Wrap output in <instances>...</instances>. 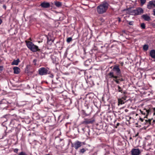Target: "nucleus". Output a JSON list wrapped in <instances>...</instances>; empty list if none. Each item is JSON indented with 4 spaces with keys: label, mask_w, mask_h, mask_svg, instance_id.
<instances>
[{
    "label": "nucleus",
    "mask_w": 155,
    "mask_h": 155,
    "mask_svg": "<svg viewBox=\"0 0 155 155\" xmlns=\"http://www.w3.org/2000/svg\"><path fill=\"white\" fill-rule=\"evenodd\" d=\"M136 15H140L143 12V11L142 8H137L136 9Z\"/></svg>",
    "instance_id": "nucleus-14"
},
{
    "label": "nucleus",
    "mask_w": 155,
    "mask_h": 155,
    "mask_svg": "<svg viewBox=\"0 0 155 155\" xmlns=\"http://www.w3.org/2000/svg\"><path fill=\"white\" fill-rule=\"evenodd\" d=\"M14 73L15 74H18L19 73L20 69L17 67H15L13 68Z\"/></svg>",
    "instance_id": "nucleus-18"
},
{
    "label": "nucleus",
    "mask_w": 155,
    "mask_h": 155,
    "mask_svg": "<svg viewBox=\"0 0 155 155\" xmlns=\"http://www.w3.org/2000/svg\"><path fill=\"white\" fill-rule=\"evenodd\" d=\"M54 2L55 5L57 7H59L62 6V3L61 2L56 1L55 2Z\"/></svg>",
    "instance_id": "nucleus-21"
},
{
    "label": "nucleus",
    "mask_w": 155,
    "mask_h": 155,
    "mask_svg": "<svg viewBox=\"0 0 155 155\" xmlns=\"http://www.w3.org/2000/svg\"><path fill=\"white\" fill-rule=\"evenodd\" d=\"M127 98V96L124 95L123 97H122L121 98L118 99V103L119 104H124V101L126 100Z\"/></svg>",
    "instance_id": "nucleus-13"
},
{
    "label": "nucleus",
    "mask_w": 155,
    "mask_h": 155,
    "mask_svg": "<svg viewBox=\"0 0 155 155\" xmlns=\"http://www.w3.org/2000/svg\"><path fill=\"white\" fill-rule=\"evenodd\" d=\"M18 155H28L25 152L22 151Z\"/></svg>",
    "instance_id": "nucleus-30"
},
{
    "label": "nucleus",
    "mask_w": 155,
    "mask_h": 155,
    "mask_svg": "<svg viewBox=\"0 0 155 155\" xmlns=\"http://www.w3.org/2000/svg\"><path fill=\"white\" fill-rule=\"evenodd\" d=\"M141 122H143L144 121V119L142 118L141 117H140L139 119Z\"/></svg>",
    "instance_id": "nucleus-36"
},
{
    "label": "nucleus",
    "mask_w": 155,
    "mask_h": 155,
    "mask_svg": "<svg viewBox=\"0 0 155 155\" xmlns=\"http://www.w3.org/2000/svg\"><path fill=\"white\" fill-rule=\"evenodd\" d=\"M38 74L40 75H45L50 73V71L47 68L42 67L40 68L38 70Z\"/></svg>",
    "instance_id": "nucleus-3"
},
{
    "label": "nucleus",
    "mask_w": 155,
    "mask_h": 155,
    "mask_svg": "<svg viewBox=\"0 0 155 155\" xmlns=\"http://www.w3.org/2000/svg\"><path fill=\"white\" fill-rule=\"evenodd\" d=\"M46 155H50L49 154H46Z\"/></svg>",
    "instance_id": "nucleus-55"
},
{
    "label": "nucleus",
    "mask_w": 155,
    "mask_h": 155,
    "mask_svg": "<svg viewBox=\"0 0 155 155\" xmlns=\"http://www.w3.org/2000/svg\"><path fill=\"white\" fill-rule=\"evenodd\" d=\"M149 48L148 45H144L143 47V49L144 51H147Z\"/></svg>",
    "instance_id": "nucleus-22"
},
{
    "label": "nucleus",
    "mask_w": 155,
    "mask_h": 155,
    "mask_svg": "<svg viewBox=\"0 0 155 155\" xmlns=\"http://www.w3.org/2000/svg\"><path fill=\"white\" fill-rule=\"evenodd\" d=\"M84 129H85V128H82V130H83V131H84V132H85Z\"/></svg>",
    "instance_id": "nucleus-46"
},
{
    "label": "nucleus",
    "mask_w": 155,
    "mask_h": 155,
    "mask_svg": "<svg viewBox=\"0 0 155 155\" xmlns=\"http://www.w3.org/2000/svg\"><path fill=\"white\" fill-rule=\"evenodd\" d=\"M140 111L142 114L144 118H147V117L149 114L150 113L151 110L150 109H147L146 108L143 109L142 110H140Z\"/></svg>",
    "instance_id": "nucleus-4"
},
{
    "label": "nucleus",
    "mask_w": 155,
    "mask_h": 155,
    "mask_svg": "<svg viewBox=\"0 0 155 155\" xmlns=\"http://www.w3.org/2000/svg\"><path fill=\"white\" fill-rule=\"evenodd\" d=\"M140 2L141 5L142 6L145 3L146 0H140Z\"/></svg>",
    "instance_id": "nucleus-26"
},
{
    "label": "nucleus",
    "mask_w": 155,
    "mask_h": 155,
    "mask_svg": "<svg viewBox=\"0 0 155 155\" xmlns=\"http://www.w3.org/2000/svg\"><path fill=\"white\" fill-rule=\"evenodd\" d=\"M95 119L94 117L90 119L85 118L84 119V120L82 121L81 124H84L86 125L90 124H92L95 122Z\"/></svg>",
    "instance_id": "nucleus-5"
},
{
    "label": "nucleus",
    "mask_w": 155,
    "mask_h": 155,
    "mask_svg": "<svg viewBox=\"0 0 155 155\" xmlns=\"http://www.w3.org/2000/svg\"><path fill=\"white\" fill-rule=\"evenodd\" d=\"M118 78H114L113 79V81L116 82V83L117 84H119L120 83V81L118 80Z\"/></svg>",
    "instance_id": "nucleus-23"
},
{
    "label": "nucleus",
    "mask_w": 155,
    "mask_h": 155,
    "mask_svg": "<svg viewBox=\"0 0 155 155\" xmlns=\"http://www.w3.org/2000/svg\"><path fill=\"white\" fill-rule=\"evenodd\" d=\"M138 134H139V133H137V134H136L135 136H133V137H137V136H138Z\"/></svg>",
    "instance_id": "nucleus-39"
},
{
    "label": "nucleus",
    "mask_w": 155,
    "mask_h": 155,
    "mask_svg": "<svg viewBox=\"0 0 155 155\" xmlns=\"http://www.w3.org/2000/svg\"><path fill=\"white\" fill-rule=\"evenodd\" d=\"M150 55L152 58L155 59V50H151L150 53Z\"/></svg>",
    "instance_id": "nucleus-19"
},
{
    "label": "nucleus",
    "mask_w": 155,
    "mask_h": 155,
    "mask_svg": "<svg viewBox=\"0 0 155 155\" xmlns=\"http://www.w3.org/2000/svg\"><path fill=\"white\" fill-rule=\"evenodd\" d=\"M82 114L84 115V116H86L88 115V114H87L86 112L84 110H82Z\"/></svg>",
    "instance_id": "nucleus-27"
},
{
    "label": "nucleus",
    "mask_w": 155,
    "mask_h": 155,
    "mask_svg": "<svg viewBox=\"0 0 155 155\" xmlns=\"http://www.w3.org/2000/svg\"><path fill=\"white\" fill-rule=\"evenodd\" d=\"M137 115H138V114H136V116H137Z\"/></svg>",
    "instance_id": "nucleus-51"
},
{
    "label": "nucleus",
    "mask_w": 155,
    "mask_h": 155,
    "mask_svg": "<svg viewBox=\"0 0 155 155\" xmlns=\"http://www.w3.org/2000/svg\"><path fill=\"white\" fill-rule=\"evenodd\" d=\"M131 119V117H130V119Z\"/></svg>",
    "instance_id": "nucleus-56"
},
{
    "label": "nucleus",
    "mask_w": 155,
    "mask_h": 155,
    "mask_svg": "<svg viewBox=\"0 0 155 155\" xmlns=\"http://www.w3.org/2000/svg\"><path fill=\"white\" fill-rule=\"evenodd\" d=\"M117 87L118 88V91L119 92H121V93H123L122 89L119 85H118Z\"/></svg>",
    "instance_id": "nucleus-24"
},
{
    "label": "nucleus",
    "mask_w": 155,
    "mask_h": 155,
    "mask_svg": "<svg viewBox=\"0 0 155 155\" xmlns=\"http://www.w3.org/2000/svg\"><path fill=\"white\" fill-rule=\"evenodd\" d=\"M142 17L146 21H149L151 20L150 17L147 14L143 15L142 16Z\"/></svg>",
    "instance_id": "nucleus-17"
},
{
    "label": "nucleus",
    "mask_w": 155,
    "mask_h": 155,
    "mask_svg": "<svg viewBox=\"0 0 155 155\" xmlns=\"http://www.w3.org/2000/svg\"><path fill=\"white\" fill-rule=\"evenodd\" d=\"M109 4L106 1H104L97 8V11L99 14L105 13L107 9Z\"/></svg>",
    "instance_id": "nucleus-1"
},
{
    "label": "nucleus",
    "mask_w": 155,
    "mask_h": 155,
    "mask_svg": "<svg viewBox=\"0 0 155 155\" xmlns=\"http://www.w3.org/2000/svg\"><path fill=\"white\" fill-rule=\"evenodd\" d=\"M40 6L42 8H47L50 7V4L48 2H43L41 3Z\"/></svg>",
    "instance_id": "nucleus-15"
},
{
    "label": "nucleus",
    "mask_w": 155,
    "mask_h": 155,
    "mask_svg": "<svg viewBox=\"0 0 155 155\" xmlns=\"http://www.w3.org/2000/svg\"><path fill=\"white\" fill-rule=\"evenodd\" d=\"M117 19H118V21L119 22H121V20L120 18V17H118L117 18Z\"/></svg>",
    "instance_id": "nucleus-38"
},
{
    "label": "nucleus",
    "mask_w": 155,
    "mask_h": 155,
    "mask_svg": "<svg viewBox=\"0 0 155 155\" xmlns=\"http://www.w3.org/2000/svg\"><path fill=\"white\" fill-rule=\"evenodd\" d=\"M130 140H132V138L131 137H130Z\"/></svg>",
    "instance_id": "nucleus-48"
},
{
    "label": "nucleus",
    "mask_w": 155,
    "mask_h": 155,
    "mask_svg": "<svg viewBox=\"0 0 155 155\" xmlns=\"http://www.w3.org/2000/svg\"><path fill=\"white\" fill-rule=\"evenodd\" d=\"M153 110V112H154V113H153V115H155V108H152Z\"/></svg>",
    "instance_id": "nucleus-37"
},
{
    "label": "nucleus",
    "mask_w": 155,
    "mask_h": 155,
    "mask_svg": "<svg viewBox=\"0 0 155 155\" xmlns=\"http://www.w3.org/2000/svg\"><path fill=\"white\" fill-rule=\"evenodd\" d=\"M107 75L109 76V78H119V76H114V73L112 72H110Z\"/></svg>",
    "instance_id": "nucleus-16"
},
{
    "label": "nucleus",
    "mask_w": 155,
    "mask_h": 155,
    "mask_svg": "<svg viewBox=\"0 0 155 155\" xmlns=\"http://www.w3.org/2000/svg\"><path fill=\"white\" fill-rule=\"evenodd\" d=\"M37 60L36 59H34L33 60V63L35 65H36V62H37Z\"/></svg>",
    "instance_id": "nucleus-34"
},
{
    "label": "nucleus",
    "mask_w": 155,
    "mask_h": 155,
    "mask_svg": "<svg viewBox=\"0 0 155 155\" xmlns=\"http://www.w3.org/2000/svg\"><path fill=\"white\" fill-rule=\"evenodd\" d=\"M140 26L142 29H144L145 28V25L144 23H142L141 24Z\"/></svg>",
    "instance_id": "nucleus-29"
},
{
    "label": "nucleus",
    "mask_w": 155,
    "mask_h": 155,
    "mask_svg": "<svg viewBox=\"0 0 155 155\" xmlns=\"http://www.w3.org/2000/svg\"><path fill=\"white\" fill-rule=\"evenodd\" d=\"M132 155H139L140 153V151L138 149H133L131 151Z\"/></svg>",
    "instance_id": "nucleus-12"
},
{
    "label": "nucleus",
    "mask_w": 155,
    "mask_h": 155,
    "mask_svg": "<svg viewBox=\"0 0 155 155\" xmlns=\"http://www.w3.org/2000/svg\"><path fill=\"white\" fill-rule=\"evenodd\" d=\"M147 8L149 9H151L152 8L155 7V0L150 1L147 5Z\"/></svg>",
    "instance_id": "nucleus-10"
},
{
    "label": "nucleus",
    "mask_w": 155,
    "mask_h": 155,
    "mask_svg": "<svg viewBox=\"0 0 155 155\" xmlns=\"http://www.w3.org/2000/svg\"><path fill=\"white\" fill-rule=\"evenodd\" d=\"M113 70L115 72L116 76H118L120 74L121 71L118 66L115 65L113 68Z\"/></svg>",
    "instance_id": "nucleus-7"
},
{
    "label": "nucleus",
    "mask_w": 155,
    "mask_h": 155,
    "mask_svg": "<svg viewBox=\"0 0 155 155\" xmlns=\"http://www.w3.org/2000/svg\"><path fill=\"white\" fill-rule=\"evenodd\" d=\"M18 149H14V152L15 153H17L18 152Z\"/></svg>",
    "instance_id": "nucleus-35"
},
{
    "label": "nucleus",
    "mask_w": 155,
    "mask_h": 155,
    "mask_svg": "<svg viewBox=\"0 0 155 155\" xmlns=\"http://www.w3.org/2000/svg\"><path fill=\"white\" fill-rule=\"evenodd\" d=\"M153 119H149L148 120H145V122H144V124L145 125H147V126L151 124L152 125H154L155 124V120H153V122H151V121L153 120Z\"/></svg>",
    "instance_id": "nucleus-11"
},
{
    "label": "nucleus",
    "mask_w": 155,
    "mask_h": 155,
    "mask_svg": "<svg viewBox=\"0 0 155 155\" xmlns=\"http://www.w3.org/2000/svg\"><path fill=\"white\" fill-rule=\"evenodd\" d=\"M20 62L19 59L18 58L17 60H14L13 62L11 64L12 65H18V63Z\"/></svg>",
    "instance_id": "nucleus-20"
},
{
    "label": "nucleus",
    "mask_w": 155,
    "mask_h": 155,
    "mask_svg": "<svg viewBox=\"0 0 155 155\" xmlns=\"http://www.w3.org/2000/svg\"><path fill=\"white\" fill-rule=\"evenodd\" d=\"M8 102L5 99H3L0 102V107L5 108L8 106Z\"/></svg>",
    "instance_id": "nucleus-6"
},
{
    "label": "nucleus",
    "mask_w": 155,
    "mask_h": 155,
    "mask_svg": "<svg viewBox=\"0 0 155 155\" xmlns=\"http://www.w3.org/2000/svg\"><path fill=\"white\" fill-rule=\"evenodd\" d=\"M119 78H118V80L120 81H124V79L122 78H120L119 76Z\"/></svg>",
    "instance_id": "nucleus-31"
},
{
    "label": "nucleus",
    "mask_w": 155,
    "mask_h": 155,
    "mask_svg": "<svg viewBox=\"0 0 155 155\" xmlns=\"http://www.w3.org/2000/svg\"><path fill=\"white\" fill-rule=\"evenodd\" d=\"M72 38L71 37H69L67 38V41L68 43H69L72 41Z\"/></svg>",
    "instance_id": "nucleus-28"
},
{
    "label": "nucleus",
    "mask_w": 155,
    "mask_h": 155,
    "mask_svg": "<svg viewBox=\"0 0 155 155\" xmlns=\"http://www.w3.org/2000/svg\"><path fill=\"white\" fill-rule=\"evenodd\" d=\"M128 111V110L127 109L125 110V111L127 112Z\"/></svg>",
    "instance_id": "nucleus-49"
},
{
    "label": "nucleus",
    "mask_w": 155,
    "mask_h": 155,
    "mask_svg": "<svg viewBox=\"0 0 155 155\" xmlns=\"http://www.w3.org/2000/svg\"><path fill=\"white\" fill-rule=\"evenodd\" d=\"M153 15L154 16H155V9H154L153 10Z\"/></svg>",
    "instance_id": "nucleus-40"
},
{
    "label": "nucleus",
    "mask_w": 155,
    "mask_h": 155,
    "mask_svg": "<svg viewBox=\"0 0 155 155\" xmlns=\"http://www.w3.org/2000/svg\"><path fill=\"white\" fill-rule=\"evenodd\" d=\"M26 45L28 48L33 52L40 51V49L38 48V47L34 45L31 42L28 41L27 42Z\"/></svg>",
    "instance_id": "nucleus-2"
},
{
    "label": "nucleus",
    "mask_w": 155,
    "mask_h": 155,
    "mask_svg": "<svg viewBox=\"0 0 155 155\" xmlns=\"http://www.w3.org/2000/svg\"><path fill=\"white\" fill-rule=\"evenodd\" d=\"M123 93L124 94H125L127 93L126 92V91H124L123 92Z\"/></svg>",
    "instance_id": "nucleus-47"
},
{
    "label": "nucleus",
    "mask_w": 155,
    "mask_h": 155,
    "mask_svg": "<svg viewBox=\"0 0 155 155\" xmlns=\"http://www.w3.org/2000/svg\"><path fill=\"white\" fill-rule=\"evenodd\" d=\"M134 21H129L128 23V24L130 25H133Z\"/></svg>",
    "instance_id": "nucleus-33"
},
{
    "label": "nucleus",
    "mask_w": 155,
    "mask_h": 155,
    "mask_svg": "<svg viewBox=\"0 0 155 155\" xmlns=\"http://www.w3.org/2000/svg\"><path fill=\"white\" fill-rule=\"evenodd\" d=\"M2 68H3L2 66H0V71H2Z\"/></svg>",
    "instance_id": "nucleus-43"
},
{
    "label": "nucleus",
    "mask_w": 155,
    "mask_h": 155,
    "mask_svg": "<svg viewBox=\"0 0 155 155\" xmlns=\"http://www.w3.org/2000/svg\"><path fill=\"white\" fill-rule=\"evenodd\" d=\"M120 125V123H117V124H116V128H117V127L118 126Z\"/></svg>",
    "instance_id": "nucleus-41"
},
{
    "label": "nucleus",
    "mask_w": 155,
    "mask_h": 155,
    "mask_svg": "<svg viewBox=\"0 0 155 155\" xmlns=\"http://www.w3.org/2000/svg\"><path fill=\"white\" fill-rule=\"evenodd\" d=\"M53 76H54V75H53V74H50V77L51 78H53Z\"/></svg>",
    "instance_id": "nucleus-42"
},
{
    "label": "nucleus",
    "mask_w": 155,
    "mask_h": 155,
    "mask_svg": "<svg viewBox=\"0 0 155 155\" xmlns=\"http://www.w3.org/2000/svg\"><path fill=\"white\" fill-rule=\"evenodd\" d=\"M2 19H1V18H0V25L2 23Z\"/></svg>",
    "instance_id": "nucleus-44"
},
{
    "label": "nucleus",
    "mask_w": 155,
    "mask_h": 155,
    "mask_svg": "<svg viewBox=\"0 0 155 155\" xmlns=\"http://www.w3.org/2000/svg\"><path fill=\"white\" fill-rule=\"evenodd\" d=\"M84 144V142H81L78 141L75 142L72 147H74L76 150H77L82 145V143Z\"/></svg>",
    "instance_id": "nucleus-9"
},
{
    "label": "nucleus",
    "mask_w": 155,
    "mask_h": 155,
    "mask_svg": "<svg viewBox=\"0 0 155 155\" xmlns=\"http://www.w3.org/2000/svg\"><path fill=\"white\" fill-rule=\"evenodd\" d=\"M86 151V150L84 148H82L79 151L80 153H84Z\"/></svg>",
    "instance_id": "nucleus-25"
},
{
    "label": "nucleus",
    "mask_w": 155,
    "mask_h": 155,
    "mask_svg": "<svg viewBox=\"0 0 155 155\" xmlns=\"http://www.w3.org/2000/svg\"><path fill=\"white\" fill-rule=\"evenodd\" d=\"M52 40L51 39H50V40H49V39L48 38V42L49 41H51Z\"/></svg>",
    "instance_id": "nucleus-45"
},
{
    "label": "nucleus",
    "mask_w": 155,
    "mask_h": 155,
    "mask_svg": "<svg viewBox=\"0 0 155 155\" xmlns=\"http://www.w3.org/2000/svg\"><path fill=\"white\" fill-rule=\"evenodd\" d=\"M99 20L102 22H103L104 21V19L102 18H99Z\"/></svg>",
    "instance_id": "nucleus-32"
},
{
    "label": "nucleus",
    "mask_w": 155,
    "mask_h": 155,
    "mask_svg": "<svg viewBox=\"0 0 155 155\" xmlns=\"http://www.w3.org/2000/svg\"><path fill=\"white\" fill-rule=\"evenodd\" d=\"M123 63H122V66H123Z\"/></svg>",
    "instance_id": "nucleus-54"
},
{
    "label": "nucleus",
    "mask_w": 155,
    "mask_h": 155,
    "mask_svg": "<svg viewBox=\"0 0 155 155\" xmlns=\"http://www.w3.org/2000/svg\"><path fill=\"white\" fill-rule=\"evenodd\" d=\"M4 8H5H5H6V6H5L4 5Z\"/></svg>",
    "instance_id": "nucleus-53"
},
{
    "label": "nucleus",
    "mask_w": 155,
    "mask_h": 155,
    "mask_svg": "<svg viewBox=\"0 0 155 155\" xmlns=\"http://www.w3.org/2000/svg\"><path fill=\"white\" fill-rule=\"evenodd\" d=\"M124 11H127V13L128 14L136 15V9L134 10L131 9V8H127L124 10Z\"/></svg>",
    "instance_id": "nucleus-8"
},
{
    "label": "nucleus",
    "mask_w": 155,
    "mask_h": 155,
    "mask_svg": "<svg viewBox=\"0 0 155 155\" xmlns=\"http://www.w3.org/2000/svg\"><path fill=\"white\" fill-rule=\"evenodd\" d=\"M4 8H5H5H6V6H5L4 5Z\"/></svg>",
    "instance_id": "nucleus-52"
},
{
    "label": "nucleus",
    "mask_w": 155,
    "mask_h": 155,
    "mask_svg": "<svg viewBox=\"0 0 155 155\" xmlns=\"http://www.w3.org/2000/svg\"><path fill=\"white\" fill-rule=\"evenodd\" d=\"M54 40H51V41H52V42H54Z\"/></svg>",
    "instance_id": "nucleus-50"
}]
</instances>
